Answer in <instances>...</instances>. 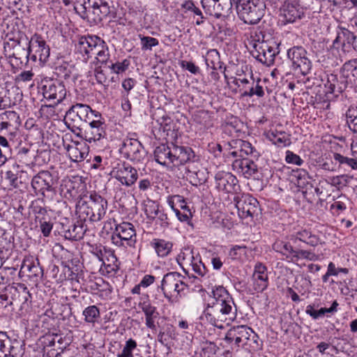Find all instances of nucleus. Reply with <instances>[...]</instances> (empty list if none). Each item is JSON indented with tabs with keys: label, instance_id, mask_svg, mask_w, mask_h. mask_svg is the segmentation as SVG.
Returning a JSON list of instances; mask_svg holds the SVG:
<instances>
[{
	"label": "nucleus",
	"instance_id": "nucleus-13",
	"mask_svg": "<svg viewBox=\"0 0 357 357\" xmlns=\"http://www.w3.org/2000/svg\"><path fill=\"white\" fill-rule=\"evenodd\" d=\"M178 178H185L192 185L199 186L206 182L208 178V172L201 162L200 158L193 163L185 166L184 170H181L176 174Z\"/></svg>",
	"mask_w": 357,
	"mask_h": 357
},
{
	"label": "nucleus",
	"instance_id": "nucleus-24",
	"mask_svg": "<svg viewBox=\"0 0 357 357\" xmlns=\"http://www.w3.org/2000/svg\"><path fill=\"white\" fill-rule=\"evenodd\" d=\"M252 328L245 325H238L231 328L226 333L225 341L231 349L243 347L249 338Z\"/></svg>",
	"mask_w": 357,
	"mask_h": 357
},
{
	"label": "nucleus",
	"instance_id": "nucleus-45",
	"mask_svg": "<svg viewBox=\"0 0 357 357\" xmlns=\"http://www.w3.org/2000/svg\"><path fill=\"white\" fill-rule=\"evenodd\" d=\"M84 321L86 323L95 324L100 317V310L96 305H90L86 307L82 312Z\"/></svg>",
	"mask_w": 357,
	"mask_h": 357
},
{
	"label": "nucleus",
	"instance_id": "nucleus-30",
	"mask_svg": "<svg viewBox=\"0 0 357 357\" xmlns=\"http://www.w3.org/2000/svg\"><path fill=\"white\" fill-rule=\"evenodd\" d=\"M291 240L294 242L299 241L312 247H316L321 244L320 237L307 228H301L295 230L291 234Z\"/></svg>",
	"mask_w": 357,
	"mask_h": 357
},
{
	"label": "nucleus",
	"instance_id": "nucleus-56",
	"mask_svg": "<svg viewBox=\"0 0 357 357\" xmlns=\"http://www.w3.org/2000/svg\"><path fill=\"white\" fill-rule=\"evenodd\" d=\"M219 54L217 50H212L208 51L205 58V63L207 68L213 70H217L218 66L216 62L219 61Z\"/></svg>",
	"mask_w": 357,
	"mask_h": 357
},
{
	"label": "nucleus",
	"instance_id": "nucleus-29",
	"mask_svg": "<svg viewBox=\"0 0 357 357\" xmlns=\"http://www.w3.org/2000/svg\"><path fill=\"white\" fill-rule=\"evenodd\" d=\"M252 280L254 289L257 292H262L267 289L268 286V277L267 268L264 264L261 262L256 263L252 274Z\"/></svg>",
	"mask_w": 357,
	"mask_h": 357
},
{
	"label": "nucleus",
	"instance_id": "nucleus-3",
	"mask_svg": "<svg viewBox=\"0 0 357 357\" xmlns=\"http://www.w3.org/2000/svg\"><path fill=\"white\" fill-rule=\"evenodd\" d=\"M75 52L80 54L85 61L95 56L97 61L101 64L106 63L109 58L105 43L96 36L80 37L75 44Z\"/></svg>",
	"mask_w": 357,
	"mask_h": 357
},
{
	"label": "nucleus",
	"instance_id": "nucleus-52",
	"mask_svg": "<svg viewBox=\"0 0 357 357\" xmlns=\"http://www.w3.org/2000/svg\"><path fill=\"white\" fill-rule=\"evenodd\" d=\"M89 253L90 257L104 260V257L107 252V249L100 243L91 244L89 243Z\"/></svg>",
	"mask_w": 357,
	"mask_h": 357
},
{
	"label": "nucleus",
	"instance_id": "nucleus-59",
	"mask_svg": "<svg viewBox=\"0 0 357 357\" xmlns=\"http://www.w3.org/2000/svg\"><path fill=\"white\" fill-rule=\"evenodd\" d=\"M139 38L142 50H151L159 44L158 40L153 37L139 35Z\"/></svg>",
	"mask_w": 357,
	"mask_h": 357
},
{
	"label": "nucleus",
	"instance_id": "nucleus-6",
	"mask_svg": "<svg viewBox=\"0 0 357 357\" xmlns=\"http://www.w3.org/2000/svg\"><path fill=\"white\" fill-rule=\"evenodd\" d=\"M24 34L18 32L17 36H11L10 33L6 35L8 41L4 43V51L10 59L13 65L19 68L27 65L29 58V49L21 45V40ZM26 38V36L24 35Z\"/></svg>",
	"mask_w": 357,
	"mask_h": 357
},
{
	"label": "nucleus",
	"instance_id": "nucleus-4",
	"mask_svg": "<svg viewBox=\"0 0 357 357\" xmlns=\"http://www.w3.org/2000/svg\"><path fill=\"white\" fill-rule=\"evenodd\" d=\"M113 223L115 225V229L111 236L112 244L119 248H135L137 243V234L134 225L128 222L116 224L114 219H109L105 222L103 229H107V225H109V229H112V225Z\"/></svg>",
	"mask_w": 357,
	"mask_h": 357
},
{
	"label": "nucleus",
	"instance_id": "nucleus-20",
	"mask_svg": "<svg viewBox=\"0 0 357 357\" xmlns=\"http://www.w3.org/2000/svg\"><path fill=\"white\" fill-rule=\"evenodd\" d=\"M119 151L124 158L133 162H140L146 156L144 146L138 139L134 138L125 139Z\"/></svg>",
	"mask_w": 357,
	"mask_h": 357
},
{
	"label": "nucleus",
	"instance_id": "nucleus-1",
	"mask_svg": "<svg viewBox=\"0 0 357 357\" xmlns=\"http://www.w3.org/2000/svg\"><path fill=\"white\" fill-rule=\"evenodd\" d=\"M212 294L213 301L208 304L204 314L211 325L223 328V323L229 324L236 319L237 307L234 298L224 287H215Z\"/></svg>",
	"mask_w": 357,
	"mask_h": 357
},
{
	"label": "nucleus",
	"instance_id": "nucleus-8",
	"mask_svg": "<svg viewBox=\"0 0 357 357\" xmlns=\"http://www.w3.org/2000/svg\"><path fill=\"white\" fill-rule=\"evenodd\" d=\"M266 6L263 0H241L236 7L239 18L244 23L255 24L264 15Z\"/></svg>",
	"mask_w": 357,
	"mask_h": 357
},
{
	"label": "nucleus",
	"instance_id": "nucleus-32",
	"mask_svg": "<svg viewBox=\"0 0 357 357\" xmlns=\"http://www.w3.org/2000/svg\"><path fill=\"white\" fill-rule=\"evenodd\" d=\"M272 249L279 253L289 262H291L295 249L294 246L289 241L278 239L272 245Z\"/></svg>",
	"mask_w": 357,
	"mask_h": 357
},
{
	"label": "nucleus",
	"instance_id": "nucleus-33",
	"mask_svg": "<svg viewBox=\"0 0 357 357\" xmlns=\"http://www.w3.org/2000/svg\"><path fill=\"white\" fill-rule=\"evenodd\" d=\"M119 264L116 256L112 252L107 257L106 261L104 259V264H102L100 273L107 278L114 277L119 270Z\"/></svg>",
	"mask_w": 357,
	"mask_h": 357
},
{
	"label": "nucleus",
	"instance_id": "nucleus-28",
	"mask_svg": "<svg viewBox=\"0 0 357 357\" xmlns=\"http://www.w3.org/2000/svg\"><path fill=\"white\" fill-rule=\"evenodd\" d=\"M138 307L145 315V324L148 328L156 330L155 320L158 317L159 313L155 306L151 304L148 294H144L138 303Z\"/></svg>",
	"mask_w": 357,
	"mask_h": 357
},
{
	"label": "nucleus",
	"instance_id": "nucleus-35",
	"mask_svg": "<svg viewBox=\"0 0 357 357\" xmlns=\"http://www.w3.org/2000/svg\"><path fill=\"white\" fill-rule=\"evenodd\" d=\"M151 247L159 257L168 256L172 250L173 243L163 238H153L150 242Z\"/></svg>",
	"mask_w": 357,
	"mask_h": 357
},
{
	"label": "nucleus",
	"instance_id": "nucleus-15",
	"mask_svg": "<svg viewBox=\"0 0 357 357\" xmlns=\"http://www.w3.org/2000/svg\"><path fill=\"white\" fill-rule=\"evenodd\" d=\"M56 180L52 174L47 170H41L33 176L31 182L34 194L45 197L47 192H54Z\"/></svg>",
	"mask_w": 357,
	"mask_h": 357
},
{
	"label": "nucleus",
	"instance_id": "nucleus-9",
	"mask_svg": "<svg viewBox=\"0 0 357 357\" xmlns=\"http://www.w3.org/2000/svg\"><path fill=\"white\" fill-rule=\"evenodd\" d=\"M28 42V49L30 60L38 62L40 66H43L48 61L50 55V47L43 36L34 33Z\"/></svg>",
	"mask_w": 357,
	"mask_h": 357
},
{
	"label": "nucleus",
	"instance_id": "nucleus-25",
	"mask_svg": "<svg viewBox=\"0 0 357 357\" xmlns=\"http://www.w3.org/2000/svg\"><path fill=\"white\" fill-rule=\"evenodd\" d=\"M280 11V20L283 24L294 23L304 15L303 8L294 1H285Z\"/></svg>",
	"mask_w": 357,
	"mask_h": 357
},
{
	"label": "nucleus",
	"instance_id": "nucleus-63",
	"mask_svg": "<svg viewBox=\"0 0 357 357\" xmlns=\"http://www.w3.org/2000/svg\"><path fill=\"white\" fill-rule=\"evenodd\" d=\"M243 139H231L228 142L227 144L230 147V149H233V151L229 152V154L233 157H238L239 151L243 144Z\"/></svg>",
	"mask_w": 357,
	"mask_h": 357
},
{
	"label": "nucleus",
	"instance_id": "nucleus-47",
	"mask_svg": "<svg viewBox=\"0 0 357 357\" xmlns=\"http://www.w3.org/2000/svg\"><path fill=\"white\" fill-rule=\"evenodd\" d=\"M83 261L85 263L86 268L92 273L100 272L102 268V264H104V260L90 257L86 255L83 258Z\"/></svg>",
	"mask_w": 357,
	"mask_h": 357
},
{
	"label": "nucleus",
	"instance_id": "nucleus-54",
	"mask_svg": "<svg viewBox=\"0 0 357 357\" xmlns=\"http://www.w3.org/2000/svg\"><path fill=\"white\" fill-rule=\"evenodd\" d=\"M259 80H258L256 83L254 80L252 82V85L248 87V89H245V91L242 93L243 96L246 97H252L254 95L257 96L258 97H263L264 95V91L263 87L259 85Z\"/></svg>",
	"mask_w": 357,
	"mask_h": 357
},
{
	"label": "nucleus",
	"instance_id": "nucleus-11",
	"mask_svg": "<svg viewBox=\"0 0 357 357\" xmlns=\"http://www.w3.org/2000/svg\"><path fill=\"white\" fill-rule=\"evenodd\" d=\"M102 135H98L97 140L100 139ZM70 137V142L66 144V150L72 162H80L85 160L89 153V147L86 142H91L96 141V138L90 137L89 139H84L82 135H76L77 139H72V135H66Z\"/></svg>",
	"mask_w": 357,
	"mask_h": 357
},
{
	"label": "nucleus",
	"instance_id": "nucleus-38",
	"mask_svg": "<svg viewBox=\"0 0 357 357\" xmlns=\"http://www.w3.org/2000/svg\"><path fill=\"white\" fill-rule=\"evenodd\" d=\"M356 38V35L352 31L347 29H343L334 40L333 45L335 46L342 40L343 45L347 43L348 45H351L355 50H357Z\"/></svg>",
	"mask_w": 357,
	"mask_h": 357
},
{
	"label": "nucleus",
	"instance_id": "nucleus-18",
	"mask_svg": "<svg viewBox=\"0 0 357 357\" xmlns=\"http://www.w3.org/2000/svg\"><path fill=\"white\" fill-rule=\"evenodd\" d=\"M287 57L291 61L294 70L305 75L312 68V62L307 56V52L302 46H294L287 51Z\"/></svg>",
	"mask_w": 357,
	"mask_h": 357
},
{
	"label": "nucleus",
	"instance_id": "nucleus-39",
	"mask_svg": "<svg viewBox=\"0 0 357 357\" xmlns=\"http://www.w3.org/2000/svg\"><path fill=\"white\" fill-rule=\"evenodd\" d=\"M332 158L337 164V168L357 169V158H348L337 153H332Z\"/></svg>",
	"mask_w": 357,
	"mask_h": 357
},
{
	"label": "nucleus",
	"instance_id": "nucleus-7",
	"mask_svg": "<svg viewBox=\"0 0 357 357\" xmlns=\"http://www.w3.org/2000/svg\"><path fill=\"white\" fill-rule=\"evenodd\" d=\"M184 279L185 277L177 272H169L164 275L161 282V289L169 303L178 302L181 293L188 289V286L184 282Z\"/></svg>",
	"mask_w": 357,
	"mask_h": 357
},
{
	"label": "nucleus",
	"instance_id": "nucleus-16",
	"mask_svg": "<svg viewBox=\"0 0 357 357\" xmlns=\"http://www.w3.org/2000/svg\"><path fill=\"white\" fill-rule=\"evenodd\" d=\"M19 276L26 277L34 285L38 284L43 277V269L38 259L31 255L25 256L19 271Z\"/></svg>",
	"mask_w": 357,
	"mask_h": 357
},
{
	"label": "nucleus",
	"instance_id": "nucleus-41",
	"mask_svg": "<svg viewBox=\"0 0 357 357\" xmlns=\"http://www.w3.org/2000/svg\"><path fill=\"white\" fill-rule=\"evenodd\" d=\"M23 138L20 139L18 146L16 147L17 152V154H30L31 155H36L38 151L34 144L29 141L28 135H21Z\"/></svg>",
	"mask_w": 357,
	"mask_h": 357
},
{
	"label": "nucleus",
	"instance_id": "nucleus-49",
	"mask_svg": "<svg viewBox=\"0 0 357 357\" xmlns=\"http://www.w3.org/2000/svg\"><path fill=\"white\" fill-rule=\"evenodd\" d=\"M317 259V255L307 250L295 249V252L292 259L293 263L297 262L301 259H306L309 261H315Z\"/></svg>",
	"mask_w": 357,
	"mask_h": 357
},
{
	"label": "nucleus",
	"instance_id": "nucleus-22",
	"mask_svg": "<svg viewBox=\"0 0 357 357\" xmlns=\"http://www.w3.org/2000/svg\"><path fill=\"white\" fill-rule=\"evenodd\" d=\"M215 184L218 191L225 193L236 194L240 190L237 178L228 172H218L215 175Z\"/></svg>",
	"mask_w": 357,
	"mask_h": 357
},
{
	"label": "nucleus",
	"instance_id": "nucleus-43",
	"mask_svg": "<svg viewBox=\"0 0 357 357\" xmlns=\"http://www.w3.org/2000/svg\"><path fill=\"white\" fill-rule=\"evenodd\" d=\"M160 209L161 207L157 202L149 199L144 202V211L146 218L150 220L153 221L155 220L156 214L159 213L158 211Z\"/></svg>",
	"mask_w": 357,
	"mask_h": 357
},
{
	"label": "nucleus",
	"instance_id": "nucleus-61",
	"mask_svg": "<svg viewBox=\"0 0 357 357\" xmlns=\"http://www.w3.org/2000/svg\"><path fill=\"white\" fill-rule=\"evenodd\" d=\"M156 214L155 221L156 224H158L162 228L166 229L170 225L169 218L167 214L165 212L164 209L161 208Z\"/></svg>",
	"mask_w": 357,
	"mask_h": 357
},
{
	"label": "nucleus",
	"instance_id": "nucleus-50",
	"mask_svg": "<svg viewBox=\"0 0 357 357\" xmlns=\"http://www.w3.org/2000/svg\"><path fill=\"white\" fill-rule=\"evenodd\" d=\"M19 119V116L14 111H6L4 113L0 114V132L7 129L11 124L8 120L17 121Z\"/></svg>",
	"mask_w": 357,
	"mask_h": 357
},
{
	"label": "nucleus",
	"instance_id": "nucleus-27",
	"mask_svg": "<svg viewBox=\"0 0 357 357\" xmlns=\"http://www.w3.org/2000/svg\"><path fill=\"white\" fill-rule=\"evenodd\" d=\"M43 94L45 98L56 100L58 105L66 98V90L63 84L59 81H46L43 86Z\"/></svg>",
	"mask_w": 357,
	"mask_h": 357
},
{
	"label": "nucleus",
	"instance_id": "nucleus-10",
	"mask_svg": "<svg viewBox=\"0 0 357 357\" xmlns=\"http://www.w3.org/2000/svg\"><path fill=\"white\" fill-rule=\"evenodd\" d=\"M278 53V45L273 40H257L253 44L252 55L260 63L266 66L273 63L275 57Z\"/></svg>",
	"mask_w": 357,
	"mask_h": 357
},
{
	"label": "nucleus",
	"instance_id": "nucleus-31",
	"mask_svg": "<svg viewBox=\"0 0 357 357\" xmlns=\"http://www.w3.org/2000/svg\"><path fill=\"white\" fill-rule=\"evenodd\" d=\"M153 154L155 160L158 164L164 167H172V146H169L167 144H162L155 149Z\"/></svg>",
	"mask_w": 357,
	"mask_h": 357
},
{
	"label": "nucleus",
	"instance_id": "nucleus-48",
	"mask_svg": "<svg viewBox=\"0 0 357 357\" xmlns=\"http://www.w3.org/2000/svg\"><path fill=\"white\" fill-rule=\"evenodd\" d=\"M63 265V273L66 279L79 282L82 275V268L78 266H71L69 264Z\"/></svg>",
	"mask_w": 357,
	"mask_h": 357
},
{
	"label": "nucleus",
	"instance_id": "nucleus-5",
	"mask_svg": "<svg viewBox=\"0 0 357 357\" xmlns=\"http://www.w3.org/2000/svg\"><path fill=\"white\" fill-rule=\"evenodd\" d=\"M75 10L82 18L94 23L100 22L111 13L110 6L105 0H87L75 6Z\"/></svg>",
	"mask_w": 357,
	"mask_h": 357
},
{
	"label": "nucleus",
	"instance_id": "nucleus-57",
	"mask_svg": "<svg viewBox=\"0 0 357 357\" xmlns=\"http://www.w3.org/2000/svg\"><path fill=\"white\" fill-rule=\"evenodd\" d=\"M344 76L350 75L357 78V59L350 60L346 62L342 68Z\"/></svg>",
	"mask_w": 357,
	"mask_h": 357
},
{
	"label": "nucleus",
	"instance_id": "nucleus-23",
	"mask_svg": "<svg viewBox=\"0 0 357 357\" xmlns=\"http://www.w3.org/2000/svg\"><path fill=\"white\" fill-rule=\"evenodd\" d=\"M205 13L216 18L227 17L231 10L230 0H201Z\"/></svg>",
	"mask_w": 357,
	"mask_h": 357
},
{
	"label": "nucleus",
	"instance_id": "nucleus-53",
	"mask_svg": "<svg viewBox=\"0 0 357 357\" xmlns=\"http://www.w3.org/2000/svg\"><path fill=\"white\" fill-rule=\"evenodd\" d=\"M68 344H56L55 347H51L43 349V357H59L66 349Z\"/></svg>",
	"mask_w": 357,
	"mask_h": 357
},
{
	"label": "nucleus",
	"instance_id": "nucleus-14",
	"mask_svg": "<svg viewBox=\"0 0 357 357\" xmlns=\"http://www.w3.org/2000/svg\"><path fill=\"white\" fill-rule=\"evenodd\" d=\"M234 201L241 218H252L260 211L258 200L250 194H243L240 197H234Z\"/></svg>",
	"mask_w": 357,
	"mask_h": 357
},
{
	"label": "nucleus",
	"instance_id": "nucleus-51",
	"mask_svg": "<svg viewBox=\"0 0 357 357\" xmlns=\"http://www.w3.org/2000/svg\"><path fill=\"white\" fill-rule=\"evenodd\" d=\"M289 135H266L267 139L278 148H284L291 144Z\"/></svg>",
	"mask_w": 357,
	"mask_h": 357
},
{
	"label": "nucleus",
	"instance_id": "nucleus-55",
	"mask_svg": "<svg viewBox=\"0 0 357 357\" xmlns=\"http://www.w3.org/2000/svg\"><path fill=\"white\" fill-rule=\"evenodd\" d=\"M137 343L132 338L128 339L123 348L121 353L117 354V357H134L133 351L137 349Z\"/></svg>",
	"mask_w": 357,
	"mask_h": 357
},
{
	"label": "nucleus",
	"instance_id": "nucleus-64",
	"mask_svg": "<svg viewBox=\"0 0 357 357\" xmlns=\"http://www.w3.org/2000/svg\"><path fill=\"white\" fill-rule=\"evenodd\" d=\"M35 157L36 155H31L30 154H17L19 162L28 167H31L34 165Z\"/></svg>",
	"mask_w": 357,
	"mask_h": 357
},
{
	"label": "nucleus",
	"instance_id": "nucleus-21",
	"mask_svg": "<svg viewBox=\"0 0 357 357\" xmlns=\"http://www.w3.org/2000/svg\"><path fill=\"white\" fill-rule=\"evenodd\" d=\"M111 175L127 187L133 185L138 178L137 170L126 162L119 163L114 167Z\"/></svg>",
	"mask_w": 357,
	"mask_h": 357
},
{
	"label": "nucleus",
	"instance_id": "nucleus-40",
	"mask_svg": "<svg viewBox=\"0 0 357 357\" xmlns=\"http://www.w3.org/2000/svg\"><path fill=\"white\" fill-rule=\"evenodd\" d=\"M43 142L46 139L45 144L49 148L56 149L60 150L61 147L66 149V144H68L67 141H70V138L66 137L64 139L63 136L61 135H42Z\"/></svg>",
	"mask_w": 357,
	"mask_h": 357
},
{
	"label": "nucleus",
	"instance_id": "nucleus-26",
	"mask_svg": "<svg viewBox=\"0 0 357 357\" xmlns=\"http://www.w3.org/2000/svg\"><path fill=\"white\" fill-rule=\"evenodd\" d=\"M232 169L244 178H255L258 176L259 169L256 162L249 158H237L232 162Z\"/></svg>",
	"mask_w": 357,
	"mask_h": 357
},
{
	"label": "nucleus",
	"instance_id": "nucleus-60",
	"mask_svg": "<svg viewBox=\"0 0 357 357\" xmlns=\"http://www.w3.org/2000/svg\"><path fill=\"white\" fill-rule=\"evenodd\" d=\"M37 226L40 227V230L43 234V236L48 237L53 229L54 222L52 218H49V220H43L40 222L36 224Z\"/></svg>",
	"mask_w": 357,
	"mask_h": 357
},
{
	"label": "nucleus",
	"instance_id": "nucleus-58",
	"mask_svg": "<svg viewBox=\"0 0 357 357\" xmlns=\"http://www.w3.org/2000/svg\"><path fill=\"white\" fill-rule=\"evenodd\" d=\"M29 208L31 212L33 214V215H36L40 213H44L45 211H47L44 202V198H37L33 200L31 202Z\"/></svg>",
	"mask_w": 357,
	"mask_h": 357
},
{
	"label": "nucleus",
	"instance_id": "nucleus-36",
	"mask_svg": "<svg viewBox=\"0 0 357 357\" xmlns=\"http://www.w3.org/2000/svg\"><path fill=\"white\" fill-rule=\"evenodd\" d=\"M75 105L77 119L81 121L88 122L93 117L96 119L100 118V114L98 112L92 110V109L87 105L77 103Z\"/></svg>",
	"mask_w": 357,
	"mask_h": 357
},
{
	"label": "nucleus",
	"instance_id": "nucleus-44",
	"mask_svg": "<svg viewBox=\"0 0 357 357\" xmlns=\"http://www.w3.org/2000/svg\"><path fill=\"white\" fill-rule=\"evenodd\" d=\"M42 343L43 349H46V348L55 347L56 344H62L64 343V337L61 334L48 333L43 336Z\"/></svg>",
	"mask_w": 357,
	"mask_h": 357
},
{
	"label": "nucleus",
	"instance_id": "nucleus-12",
	"mask_svg": "<svg viewBox=\"0 0 357 357\" xmlns=\"http://www.w3.org/2000/svg\"><path fill=\"white\" fill-rule=\"evenodd\" d=\"M176 261L180 266L185 271V268L192 267L193 271L199 276H204L208 269L203 264L199 253H195L189 248H183L176 257Z\"/></svg>",
	"mask_w": 357,
	"mask_h": 357
},
{
	"label": "nucleus",
	"instance_id": "nucleus-34",
	"mask_svg": "<svg viewBox=\"0 0 357 357\" xmlns=\"http://www.w3.org/2000/svg\"><path fill=\"white\" fill-rule=\"evenodd\" d=\"M83 219H79L64 231L66 238L71 241H79L83 237L87 229V226L82 222Z\"/></svg>",
	"mask_w": 357,
	"mask_h": 357
},
{
	"label": "nucleus",
	"instance_id": "nucleus-2",
	"mask_svg": "<svg viewBox=\"0 0 357 357\" xmlns=\"http://www.w3.org/2000/svg\"><path fill=\"white\" fill-rule=\"evenodd\" d=\"M107 208V200L93 191L77 202L76 212L79 219L84 221L99 222L105 217Z\"/></svg>",
	"mask_w": 357,
	"mask_h": 357
},
{
	"label": "nucleus",
	"instance_id": "nucleus-37",
	"mask_svg": "<svg viewBox=\"0 0 357 357\" xmlns=\"http://www.w3.org/2000/svg\"><path fill=\"white\" fill-rule=\"evenodd\" d=\"M324 86L326 93H340L343 91L342 83L338 80L337 75L335 74H327Z\"/></svg>",
	"mask_w": 357,
	"mask_h": 357
},
{
	"label": "nucleus",
	"instance_id": "nucleus-46",
	"mask_svg": "<svg viewBox=\"0 0 357 357\" xmlns=\"http://www.w3.org/2000/svg\"><path fill=\"white\" fill-rule=\"evenodd\" d=\"M219 350L218 346L212 342H203L201 344V350L199 353V357H215Z\"/></svg>",
	"mask_w": 357,
	"mask_h": 357
},
{
	"label": "nucleus",
	"instance_id": "nucleus-17",
	"mask_svg": "<svg viewBox=\"0 0 357 357\" xmlns=\"http://www.w3.org/2000/svg\"><path fill=\"white\" fill-rule=\"evenodd\" d=\"M173 153V165L174 169L184 170L185 166L199 160L192 148L185 146H178L172 143Z\"/></svg>",
	"mask_w": 357,
	"mask_h": 357
},
{
	"label": "nucleus",
	"instance_id": "nucleus-62",
	"mask_svg": "<svg viewBox=\"0 0 357 357\" xmlns=\"http://www.w3.org/2000/svg\"><path fill=\"white\" fill-rule=\"evenodd\" d=\"M255 151L251 143L243 140L239 151L238 157H240V158H245V155H252Z\"/></svg>",
	"mask_w": 357,
	"mask_h": 357
},
{
	"label": "nucleus",
	"instance_id": "nucleus-42",
	"mask_svg": "<svg viewBox=\"0 0 357 357\" xmlns=\"http://www.w3.org/2000/svg\"><path fill=\"white\" fill-rule=\"evenodd\" d=\"M248 337L242 347H244L250 353L258 351L262 349V341L260 340L258 335L253 330H252Z\"/></svg>",
	"mask_w": 357,
	"mask_h": 357
},
{
	"label": "nucleus",
	"instance_id": "nucleus-19",
	"mask_svg": "<svg viewBox=\"0 0 357 357\" xmlns=\"http://www.w3.org/2000/svg\"><path fill=\"white\" fill-rule=\"evenodd\" d=\"M24 344L20 340H11L6 332L0 331V357H22Z\"/></svg>",
	"mask_w": 357,
	"mask_h": 357
}]
</instances>
